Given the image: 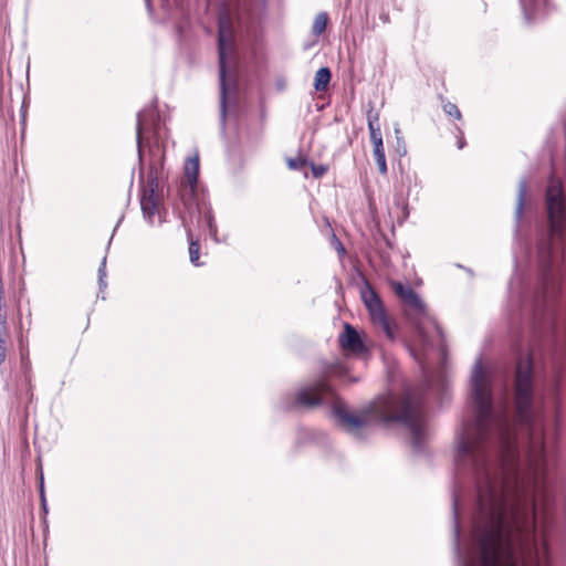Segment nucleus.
I'll list each match as a JSON object with an SVG mask.
<instances>
[{
    "instance_id": "nucleus-1",
    "label": "nucleus",
    "mask_w": 566,
    "mask_h": 566,
    "mask_svg": "<svg viewBox=\"0 0 566 566\" xmlns=\"http://www.w3.org/2000/svg\"><path fill=\"white\" fill-rule=\"evenodd\" d=\"M473 407L474 419L457 437L454 548L462 566H516L514 536L527 512L517 476L512 485L505 468L514 454L511 423L506 413L493 415V405Z\"/></svg>"
},
{
    "instance_id": "nucleus-2",
    "label": "nucleus",
    "mask_w": 566,
    "mask_h": 566,
    "mask_svg": "<svg viewBox=\"0 0 566 566\" xmlns=\"http://www.w3.org/2000/svg\"><path fill=\"white\" fill-rule=\"evenodd\" d=\"M345 373V367L339 363L328 365L317 379L297 390L289 408L312 409L331 401L338 424L356 438H360V432L367 429L374 419L385 423L399 422L410 431L413 449L420 451L426 427L422 396L417 392H406L401 398L390 396L380 405H374L360 415H355L346 409L344 401L327 382L328 377H343Z\"/></svg>"
},
{
    "instance_id": "nucleus-3",
    "label": "nucleus",
    "mask_w": 566,
    "mask_h": 566,
    "mask_svg": "<svg viewBox=\"0 0 566 566\" xmlns=\"http://www.w3.org/2000/svg\"><path fill=\"white\" fill-rule=\"evenodd\" d=\"M534 371L530 355L520 357L516 363L514 380V402L517 419L525 429L533 432L536 423L533 412Z\"/></svg>"
},
{
    "instance_id": "nucleus-4",
    "label": "nucleus",
    "mask_w": 566,
    "mask_h": 566,
    "mask_svg": "<svg viewBox=\"0 0 566 566\" xmlns=\"http://www.w3.org/2000/svg\"><path fill=\"white\" fill-rule=\"evenodd\" d=\"M235 51L234 31L230 17L222 14L218 24L219 82H220V124L226 127L227 98L231 90L228 80V63Z\"/></svg>"
},
{
    "instance_id": "nucleus-5",
    "label": "nucleus",
    "mask_w": 566,
    "mask_h": 566,
    "mask_svg": "<svg viewBox=\"0 0 566 566\" xmlns=\"http://www.w3.org/2000/svg\"><path fill=\"white\" fill-rule=\"evenodd\" d=\"M164 154L153 159L146 180L142 178V196L140 208L145 220L150 224H155V218L158 217V223H161L160 207L164 198V171H163Z\"/></svg>"
},
{
    "instance_id": "nucleus-6",
    "label": "nucleus",
    "mask_w": 566,
    "mask_h": 566,
    "mask_svg": "<svg viewBox=\"0 0 566 566\" xmlns=\"http://www.w3.org/2000/svg\"><path fill=\"white\" fill-rule=\"evenodd\" d=\"M360 294L363 302L369 312L373 323L378 325L388 338L394 339L391 324L387 317L384 304L378 294L369 285V283H366L365 287L361 289Z\"/></svg>"
},
{
    "instance_id": "nucleus-7",
    "label": "nucleus",
    "mask_w": 566,
    "mask_h": 566,
    "mask_svg": "<svg viewBox=\"0 0 566 566\" xmlns=\"http://www.w3.org/2000/svg\"><path fill=\"white\" fill-rule=\"evenodd\" d=\"M417 335L421 346V353L410 349L415 359L424 368L427 350L436 346L434 337L439 338L440 347H443V331L436 321H430V327H426L422 323L417 324Z\"/></svg>"
},
{
    "instance_id": "nucleus-8",
    "label": "nucleus",
    "mask_w": 566,
    "mask_h": 566,
    "mask_svg": "<svg viewBox=\"0 0 566 566\" xmlns=\"http://www.w3.org/2000/svg\"><path fill=\"white\" fill-rule=\"evenodd\" d=\"M546 206L551 230L554 234H560L565 222V201L562 191L548 188Z\"/></svg>"
},
{
    "instance_id": "nucleus-9",
    "label": "nucleus",
    "mask_w": 566,
    "mask_h": 566,
    "mask_svg": "<svg viewBox=\"0 0 566 566\" xmlns=\"http://www.w3.org/2000/svg\"><path fill=\"white\" fill-rule=\"evenodd\" d=\"M160 116L155 106L145 107L137 114L136 139L138 157L142 160V136L146 132L159 134Z\"/></svg>"
},
{
    "instance_id": "nucleus-10",
    "label": "nucleus",
    "mask_w": 566,
    "mask_h": 566,
    "mask_svg": "<svg viewBox=\"0 0 566 566\" xmlns=\"http://www.w3.org/2000/svg\"><path fill=\"white\" fill-rule=\"evenodd\" d=\"M189 221L200 230L208 231L212 237L217 235L214 217L206 205H197L195 208H189Z\"/></svg>"
},
{
    "instance_id": "nucleus-11",
    "label": "nucleus",
    "mask_w": 566,
    "mask_h": 566,
    "mask_svg": "<svg viewBox=\"0 0 566 566\" xmlns=\"http://www.w3.org/2000/svg\"><path fill=\"white\" fill-rule=\"evenodd\" d=\"M339 344L343 349L355 353L364 354L366 346L360 338L358 332L350 325L345 324L343 333L339 335Z\"/></svg>"
},
{
    "instance_id": "nucleus-12",
    "label": "nucleus",
    "mask_w": 566,
    "mask_h": 566,
    "mask_svg": "<svg viewBox=\"0 0 566 566\" xmlns=\"http://www.w3.org/2000/svg\"><path fill=\"white\" fill-rule=\"evenodd\" d=\"M392 289L397 296H399L405 304H407L408 306H410L411 308L416 310L419 313L424 312L426 306L422 300L409 285H405L400 282H394Z\"/></svg>"
},
{
    "instance_id": "nucleus-13",
    "label": "nucleus",
    "mask_w": 566,
    "mask_h": 566,
    "mask_svg": "<svg viewBox=\"0 0 566 566\" xmlns=\"http://www.w3.org/2000/svg\"><path fill=\"white\" fill-rule=\"evenodd\" d=\"M198 174H199L198 156L188 158V160L185 164V177H186V180H187L188 185L190 186V188H193L197 185Z\"/></svg>"
},
{
    "instance_id": "nucleus-14",
    "label": "nucleus",
    "mask_w": 566,
    "mask_h": 566,
    "mask_svg": "<svg viewBox=\"0 0 566 566\" xmlns=\"http://www.w3.org/2000/svg\"><path fill=\"white\" fill-rule=\"evenodd\" d=\"M332 77L331 70L328 67H321L315 73L314 87L317 92H323L327 88Z\"/></svg>"
},
{
    "instance_id": "nucleus-15",
    "label": "nucleus",
    "mask_w": 566,
    "mask_h": 566,
    "mask_svg": "<svg viewBox=\"0 0 566 566\" xmlns=\"http://www.w3.org/2000/svg\"><path fill=\"white\" fill-rule=\"evenodd\" d=\"M526 192H527V181L525 179H522L518 182L517 202H516V209H515V218H516L517 223L520 222V220L522 218V213H523V209H524V205H525Z\"/></svg>"
},
{
    "instance_id": "nucleus-16",
    "label": "nucleus",
    "mask_w": 566,
    "mask_h": 566,
    "mask_svg": "<svg viewBox=\"0 0 566 566\" xmlns=\"http://www.w3.org/2000/svg\"><path fill=\"white\" fill-rule=\"evenodd\" d=\"M378 122V115L368 114V129L373 145L382 144V135Z\"/></svg>"
},
{
    "instance_id": "nucleus-17",
    "label": "nucleus",
    "mask_w": 566,
    "mask_h": 566,
    "mask_svg": "<svg viewBox=\"0 0 566 566\" xmlns=\"http://www.w3.org/2000/svg\"><path fill=\"white\" fill-rule=\"evenodd\" d=\"M328 23V14L327 12H319L316 14L313 25H312V33L314 35H321Z\"/></svg>"
},
{
    "instance_id": "nucleus-18",
    "label": "nucleus",
    "mask_w": 566,
    "mask_h": 566,
    "mask_svg": "<svg viewBox=\"0 0 566 566\" xmlns=\"http://www.w3.org/2000/svg\"><path fill=\"white\" fill-rule=\"evenodd\" d=\"M188 232V237H189V258H190V262L198 266L199 265V243L197 241H193L192 240V233H191V228H188L187 230Z\"/></svg>"
},
{
    "instance_id": "nucleus-19",
    "label": "nucleus",
    "mask_w": 566,
    "mask_h": 566,
    "mask_svg": "<svg viewBox=\"0 0 566 566\" xmlns=\"http://www.w3.org/2000/svg\"><path fill=\"white\" fill-rule=\"evenodd\" d=\"M543 0H520L526 20H531L533 18L537 6Z\"/></svg>"
},
{
    "instance_id": "nucleus-20",
    "label": "nucleus",
    "mask_w": 566,
    "mask_h": 566,
    "mask_svg": "<svg viewBox=\"0 0 566 566\" xmlns=\"http://www.w3.org/2000/svg\"><path fill=\"white\" fill-rule=\"evenodd\" d=\"M443 111L449 116L454 117L455 119H461L462 115L458 106L451 102H447L443 104Z\"/></svg>"
},
{
    "instance_id": "nucleus-21",
    "label": "nucleus",
    "mask_w": 566,
    "mask_h": 566,
    "mask_svg": "<svg viewBox=\"0 0 566 566\" xmlns=\"http://www.w3.org/2000/svg\"><path fill=\"white\" fill-rule=\"evenodd\" d=\"M7 348H6V326L0 327V364L6 360Z\"/></svg>"
},
{
    "instance_id": "nucleus-22",
    "label": "nucleus",
    "mask_w": 566,
    "mask_h": 566,
    "mask_svg": "<svg viewBox=\"0 0 566 566\" xmlns=\"http://www.w3.org/2000/svg\"><path fill=\"white\" fill-rule=\"evenodd\" d=\"M105 277H106V256L103 258L101 265L98 268V283H99L101 289L106 287Z\"/></svg>"
},
{
    "instance_id": "nucleus-23",
    "label": "nucleus",
    "mask_w": 566,
    "mask_h": 566,
    "mask_svg": "<svg viewBox=\"0 0 566 566\" xmlns=\"http://www.w3.org/2000/svg\"><path fill=\"white\" fill-rule=\"evenodd\" d=\"M535 446H534V459L536 462L538 461H543L544 460V444H543V441L542 439L538 440L537 442H534Z\"/></svg>"
},
{
    "instance_id": "nucleus-24",
    "label": "nucleus",
    "mask_w": 566,
    "mask_h": 566,
    "mask_svg": "<svg viewBox=\"0 0 566 566\" xmlns=\"http://www.w3.org/2000/svg\"><path fill=\"white\" fill-rule=\"evenodd\" d=\"M306 165V160L303 158H290L287 160V166L292 170H300Z\"/></svg>"
},
{
    "instance_id": "nucleus-25",
    "label": "nucleus",
    "mask_w": 566,
    "mask_h": 566,
    "mask_svg": "<svg viewBox=\"0 0 566 566\" xmlns=\"http://www.w3.org/2000/svg\"><path fill=\"white\" fill-rule=\"evenodd\" d=\"M373 146H374L373 155H374V158H375L376 163L378 160L385 159L386 155H385L384 143L382 144H376V145H373Z\"/></svg>"
},
{
    "instance_id": "nucleus-26",
    "label": "nucleus",
    "mask_w": 566,
    "mask_h": 566,
    "mask_svg": "<svg viewBox=\"0 0 566 566\" xmlns=\"http://www.w3.org/2000/svg\"><path fill=\"white\" fill-rule=\"evenodd\" d=\"M311 168H312V174L315 178L323 177L327 171V167L324 165H315L312 163Z\"/></svg>"
},
{
    "instance_id": "nucleus-27",
    "label": "nucleus",
    "mask_w": 566,
    "mask_h": 566,
    "mask_svg": "<svg viewBox=\"0 0 566 566\" xmlns=\"http://www.w3.org/2000/svg\"><path fill=\"white\" fill-rule=\"evenodd\" d=\"M40 496H41L42 509L46 513L48 506H46V499H45V494H44L43 475H41V478H40Z\"/></svg>"
},
{
    "instance_id": "nucleus-28",
    "label": "nucleus",
    "mask_w": 566,
    "mask_h": 566,
    "mask_svg": "<svg viewBox=\"0 0 566 566\" xmlns=\"http://www.w3.org/2000/svg\"><path fill=\"white\" fill-rule=\"evenodd\" d=\"M40 496H41L42 509L46 513L48 506H46V499H45V494H44L43 475H41V478H40Z\"/></svg>"
},
{
    "instance_id": "nucleus-29",
    "label": "nucleus",
    "mask_w": 566,
    "mask_h": 566,
    "mask_svg": "<svg viewBox=\"0 0 566 566\" xmlns=\"http://www.w3.org/2000/svg\"><path fill=\"white\" fill-rule=\"evenodd\" d=\"M377 166H378V170L381 175H386L387 174V163H386V158L385 159H381V160H378L377 163Z\"/></svg>"
},
{
    "instance_id": "nucleus-30",
    "label": "nucleus",
    "mask_w": 566,
    "mask_h": 566,
    "mask_svg": "<svg viewBox=\"0 0 566 566\" xmlns=\"http://www.w3.org/2000/svg\"><path fill=\"white\" fill-rule=\"evenodd\" d=\"M336 250L337 252L340 254V255H344L346 250L345 248L343 247L342 242L337 240L336 242Z\"/></svg>"
},
{
    "instance_id": "nucleus-31",
    "label": "nucleus",
    "mask_w": 566,
    "mask_h": 566,
    "mask_svg": "<svg viewBox=\"0 0 566 566\" xmlns=\"http://www.w3.org/2000/svg\"><path fill=\"white\" fill-rule=\"evenodd\" d=\"M465 143L463 139H460L459 143H458V148L459 149H462L464 147Z\"/></svg>"
},
{
    "instance_id": "nucleus-32",
    "label": "nucleus",
    "mask_w": 566,
    "mask_h": 566,
    "mask_svg": "<svg viewBox=\"0 0 566 566\" xmlns=\"http://www.w3.org/2000/svg\"><path fill=\"white\" fill-rule=\"evenodd\" d=\"M145 2H146L147 8L150 10L151 9V0H145Z\"/></svg>"
},
{
    "instance_id": "nucleus-33",
    "label": "nucleus",
    "mask_w": 566,
    "mask_h": 566,
    "mask_svg": "<svg viewBox=\"0 0 566 566\" xmlns=\"http://www.w3.org/2000/svg\"><path fill=\"white\" fill-rule=\"evenodd\" d=\"M533 461H534L535 470H538V465H539L541 461L536 462L535 459Z\"/></svg>"
},
{
    "instance_id": "nucleus-34",
    "label": "nucleus",
    "mask_w": 566,
    "mask_h": 566,
    "mask_svg": "<svg viewBox=\"0 0 566 566\" xmlns=\"http://www.w3.org/2000/svg\"><path fill=\"white\" fill-rule=\"evenodd\" d=\"M395 133L398 135L400 133V128L399 127H396L395 128Z\"/></svg>"
},
{
    "instance_id": "nucleus-35",
    "label": "nucleus",
    "mask_w": 566,
    "mask_h": 566,
    "mask_svg": "<svg viewBox=\"0 0 566 566\" xmlns=\"http://www.w3.org/2000/svg\"><path fill=\"white\" fill-rule=\"evenodd\" d=\"M232 88H233V91L237 90L235 83H233Z\"/></svg>"
},
{
    "instance_id": "nucleus-36",
    "label": "nucleus",
    "mask_w": 566,
    "mask_h": 566,
    "mask_svg": "<svg viewBox=\"0 0 566 566\" xmlns=\"http://www.w3.org/2000/svg\"><path fill=\"white\" fill-rule=\"evenodd\" d=\"M29 365H30V361H27V363H25V365H24V366H25V368H28V367H29Z\"/></svg>"
}]
</instances>
